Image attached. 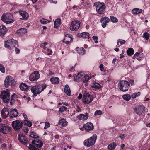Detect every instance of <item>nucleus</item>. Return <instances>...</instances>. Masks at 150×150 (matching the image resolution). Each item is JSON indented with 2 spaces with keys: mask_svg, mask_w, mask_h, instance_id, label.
I'll use <instances>...</instances> for the list:
<instances>
[{
  "mask_svg": "<svg viewBox=\"0 0 150 150\" xmlns=\"http://www.w3.org/2000/svg\"><path fill=\"white\" fill-rule=\"evenodd\" d=\"M47 87L46 84H39L37 86H33L31 88V90L33 93V96H36L39 94L42 91L45 89Z\"/></svg>",
  "mask_w": 150,
  "mask_h": 150,
  "instance_id": "nucleus-1",
  "label": "nucleus"
},
{
  "mask_svg": "<svg viewBox=\"0 0 150 150\" xmlns=\"http://www.w3.org/2000/svg\"><path fill=\"white\" fill-rule=\"evenodd\" d=\"M94 6L96 7L97 12L99 14H104L106 6L104 3L99 2L94 3Z\"/></svg>",
  "mask_w": 150,
  "mask_h": 150,
  "instance_id": "nucleus-2",
  "label": "nucleus"
},
{
  "mask_svg": "<svg viewBox=\"0 0 150 150\" xmlns=\"http://www.w3.org/2000/svg\"><path fill=\"white\" fill-rule=\"evenodd\" d=\"M10 91L8 90L1 91L0 95V98L3 100L4 103L8 104L10 101Z\"/></svg>",
  "mask_w": 150,
  "mask_h": 150,
  "instance_id": "nucleus-3",
  "label": "nucleus"
},
{
  "mask_svg": "<svg viewBox=\"0 0 150 150\" xmlns=\"http://www.w3.org/2000/svg\"><path fill=\"white\" fill-rule=\"evenodd\" d=\"M1 20L7 24L12 23L15 21L13 16L8 13L3 14L1 17Z\"/></svg>",
  "mask_w": 150,
  "mask_h": 150,
  "instance_id": "nucleus-4",
  "label": "nucleus"
},
{
  "mask_svg": "<svg viewBox=\"0 0 150 150\" xmlns=\"http://www.w3.org/2000/svg\"><path fill=\"white\" fill-rule=\"evenodd\" d=\"M97 136L95 134H93L88 139L85 140L83 142L84 145L88 147L94 145L97 139Z\"/></svg>",
  "mask_w": 150,
  "mask_h": 150,
  "instance_id": "nucleus-5",
  "label": "nucleus"
},
{
  "mask_svg": "<svg viewBox=\"0 0 150 150\" xmlns=\"http://www.w3.org/2000/svg\"><path fill=\"white\" fill-rule=\"evenodd\" d=\"M118 86L120 90L123 92L127 91L129 88L130 85L127 81L122 80L118 83Z\"/></svg>",
  "mask_w": 150,
  "mask_h": 150,
  "instance_id": "nucleus-6",
  "label": "nucleus"
},
{
  "mask_svg": "<svg viewBox=\"0 0 150 150\" xmlns=\"http://www.w3.org/2000/svg\"><path fill=\"white\" fill-rule=\"evenodd\" d=\"M18 42L15 40L13 39L9 40L5 42V47L6 48L12 50L15 47L16 45L17 44L18 47Z\"/></svg>",
  "mask_w": 150,
  "mask_h": 150,
  "instance_id": "nucleus-7",
  "label": "nucleus"
},
{
  "mask_svg": "<svg viewBox=\"0 0 150 150\" xmlns=\"http://www.w3.org/2000/svg\"><path fill=\"white\" fill-rule=\"evenodd\" d=\"M12 125L15 131H19L23 126V122L20 120H16L12 122Z\"/></svg>",
  "mask_w": 150,
  "mask_h": 150,
  "instance_id": "nucleus-8",
  "label": "nucleus"
},
{
  "mask_svg": "<svg viewBox=\"0 0 150 150\" xmlns=\"http://www.w3.org/2000/svg\"><path fill=\"white\" fill-rule=\"evenodd\" d=\"M93 98L91 95L88 93H85L83 95L82 99L83 103L88 104L91 103L93 100Z\"/></svg>",
  "mask_w": 150,
  "mask_h": 150,
  "instance_id": "nucleus-9",
  "label": "nucleus"
},
{
  "mask_svg": "<svg viewBox=\"0 0 150 150\" xmlns=\"http://www.w3.org/2000/svg\"><path fill=\"white\" fill-rule=\"evenodd\" d=\"M11 127L6 124L0 123V132L6 134L11 130Z\"/></svg>",
  "mask_w": 150,
  "mask_h": 150,
  "instance_id": "nucleus-10",
  "label": "nucleus"
},
{
  "mask_svg": "<svg viewBox=\"0 0 150 150\" xmlns=\"http://www.w3.org/2000/svg\"><path fill=\"white\" fill-rule=\"evenodd\" d=\"M80 26L79 21H74L71 23L70 29L72 31H76L79 28Z\"/></svg>",
  "mask_w": 150,
  "mask_h": 150,
  "instance_id": "nucleus-11",
  "label": "nucleus"
},
{
  "mask_svg": "<svg viewBox=\"0 0 150 150\" xmlns=\"http://www.w3.org/2000/svg\"><path fill=\"white\" fill-rule=\"evenodd\" d=\"M15 81L11 76H7L5 79L4 84L6 87L7 88L9 86H13L14 85Z\"/></svg>",
  "mask_w": 150,
  "mask_h": 150,
  "instance_id": "nucleus-12",
  "label": "nucleus"
},
{
  "mask_svg": "<svg viewBox=\"0 0 150 150\" xmlns=\"http://www.w3.org/2000/svg\"><path fill=\"white\" fill-rule=\"evenodd\" d=\"M145 109V107L143 105H139L135 108L134 111L136 114L140 115L144 113Z\"/></svg>",
  "mask_w": 150,
  "mask_h": 150,
  "instance_id": "nucleus-13",
  "label": "nucleus"
},
{
  "mask_svg": "<svg viewBox=\"0 0 150 150\" xmlns=\"http://www.w3.org/2000/svg\"><path fill=\"white\" fill-rule=\"evenodd\" d=\"M40 77V74L38 71H35L30 76L29 79L32 81H36Z\"/></svg>",
  "mask_w": 150,
  "mask_h": 150,
  "instance_id": "nucleus-14",
  "label": "nucleus"
},
{
  "mask_svg": "<svg viewBox=\"0 0 150 150\" xmlns=\"http://www.w3.org/2000/svg\"><path fill=\"white\" fill-rule=\"evenodd\" d=\"M11 109L10 110L8 108H3L1 112V115L2 117L4 119L6 118L8 115L9 116L10 111Z\"/></svg>",
  "mask_w": 150,
  "mask_h": 150,
  "instance_id": "nucleus-15",
  "label": "nucleus"
},
{
  "mask_svg": "<svg viewBox=\"0 0 150 150\" xmlns=\"http://www.w3.org/2000/svg\"><path fill=\"white\" fill-rule=\"evenodd\" d=\"M18 139L19 141L24 145H27V140L26 137L23 134H20L18 136Z\"/></svg>",
  "mask_w": 150,
  "mask_h": 150,
  "instance_id": "nucleus-16",
  "label": "nucleus"
},
{
  "mask_svg": "<svg viewBox=\"0 0 150 150\" xmlns=\"http://www.w3.org/2000/svg\"><path fill=\"white\" fill-rule=\"evenodd\" d=\"M110 21V19L109 18L107 17H102L100 20V22L102 23V26L103 28H105L106 27L107 24Z\"/></svg>",
  "mask_w": 150,
  "mask_h": 150,
  "instance_id": "nucleus-17",
  "label": "nucleus"
},
{
  "mask_svg": "<svg viewBox=\"0 0 150 150\" xmlns=\"http://www.w3.org/2000/svg\"><path fill=\"white\" fill-rule=\"evenodd\" d=\"M18 115V112L16 109H14L10 111L9 117L10 119L16 117Z\"/></svg>",
  "mask_w": 150,
  "mask_h": 150,
  "instance_id": "nucleus-18",
  "label": "nucleus"
},
{
  "mask_svg": "<svg viewBox=\"0 0 150 150\" xmlns=\"http://www.w3.org/2000/svg\"><path fill=\"white\" fill-rule=\"evenodd\" d=\"M83 127L87 131H89L92 130L94 129L93 125L91 122H88L84 124Z\"/></svg>",
  "mask_w": 150,
  "mask_h": 150,
  "instance_id": "nucleus-19",
  "label": "nucleus"
},
{
  "mask_svg": "<svg viewBox=\"0 0 150 150\" xmlns=\"http://www.w3.org/2000/svg\"><path fill=\"white\" fill-rule=\"evenodd\" d=\"M8 30L4 25L0 26V36L3 37L4 36L8 31Z\"/></svg>",
  "mask_w": 150,
  "mask_h": 150,
  "instance_id": "nucleus-20",
  "label": "nucleus"
},
{
  "mask_svg": "<svg viewBox=\"0 0 150 150\" xmlns=\"http://www.w3.org/2000/svg\"><path fill=\"white\" fill-rule=\"evenodd\" d=\"M88 117L89 115L88 113H86L85 114H80L79 115L77 116V118L80 120H86L88 119Z\"/></svg>",
  "mask_w": 150,
  "mask_h": 150,
  "instance_id": "nucleus-21",
  "label": "nucleus"
},
{
  "mask_svg": "<svg viewBox=\"0 0 150 150\" xmlns=\"http://www.w3.org/2000/svg\"><path fill=\"white\" fill-rule=\"evenodd\" d=\"M19 12L20 15L22 17L23 19L27 20L28 19L29 15L26 11H24L21 10L19 11Z\"/></svg>",
  "mask_w": 150,
  "mask_h": 150,
  "instance_id": "nucleus-22",
  "label": "nucleus"
},
{
  "mask_svg": "<svg viewBox=\"0 0 150 150\" xmlns=\"http://www.w3.org/2000/svg\"><path fill=\"white\" fill-rule=\"evenodd\" d=\"M27 32V29L24 28H21L17 31L16 34L18 35L19 36H21L25 34Z\"/></svg>",
  "mask_w": 150,
  "mask_h": 150,
  "instance_id": "nucleus-23",
  "label": "nucleus"
},
{
  "mask_svg": "<svg viewBox=\"0 0 150 150\" xmlns=\"http://www.w3.org/2000/svg\"><path fill=\"white\" fill-rule=\"evenodd\" d=\"M77 35L78 37L83 38L89 39V34L87 32L79 33Z\"/></svg>",
  "mask_w": 150,
  "mask_h": 150,
  "instance_id": "nucleus-24",
  "label": "nucleus"
},
{
  "mask_svg": "<svg viewBox=\"0 0 150 150\" xmlns=\"http://www.w3.org/2000/svg\"><path fill=\"white\" fill-rule=\"evenodd\" d=\"M144 57L143 54L140 52H136L133 56V58H136L139 60H141Z\"/></svg>",
  "mask_w": 150,
  "mask_h": 150,
  "instance_id": "nucleus-25",
  "label": "nucleus"
},
{
  "mask_svg": "<svg viewBox=\"0 0 150 150\" xmlns=\"http://www.w3.org/2000/svg\"><path fill=\"white\" fill-rule=\"evenodd\" d=\"M83 76V72L79 73L78 74L74 76V80L76 81H79L82 80V77Z\"/></svg>",
  "mask_w": 150,
  "mask_h": 150,
  "instance_id": "nucleus-26",
  "label": "nucleus"
},
{
  "mask_svg": "<svg viewBox=\"0 0 150 150\" xmlns=\"http://www.w3.org/2000/svg\"><path fill=\"white\" fill-rule=\"evenodd\" d=\"M50 81L52 84H56L59 83V79L58 77H52L50 79Z\"/></svg>",
  "mask_w": 150,
  "mask_h": 150,
  "instance_id": "nucleus-27",
  "label": "nucleus"
},
{
  "mask_svg": "<svg viewBox=\"0 0 150 150\" xmlns=\"http://www.w3.org/2000/svg\"><path fill=\"white\" fill-rule=\"evenodd\" d=\"M91 78V77H90L87 75H85L83 72V76L82 77V80L84 83H86Z\"/></svg>",
  "mask_w": 150,
  "mask_h": 150,
  "instance_id": "nucleus-28",
  "label": "nucleus"
},
{
  "mask_svg": "<svg viewBox=\"0 0 150 150\" xmlns=\"http://www.w3.org/2000/svg\"><path fill=\"white\" fill-rule=\"evenodd\" d=\"M76 50L77 51L78 54L81 55H84L85 53V50L83 47H77Z\"/></svg>",
  "mask_w": 150,
  "mask_h": 150,
  "instance_id": "nucleus-29",
  "label": "nucleus"
},
{
  "mask_svg": "<svg viewBox=\"0 0 150 150\" xmlns=\"http://www.w3.org/2000/svg\"><path fill=\"white\" fill-rule=\"evenodd\" d=\"M29 87L25 83H22L20 85V89L22 91H27L29 89Z\"/></svg>",
  "mask_w": 150,
  "mask_h": 150,
  "instance_id": "nucleus-30",
  "label": "nucleus"
},
{
  "mask_svg": "<svg viewBox=\"0 0 150 150\" xmlns=\"http://www.w3.org/2000/svg\"><path fill=\"white\" fill-rule=\"evenodd\" d=\"M66 44H69L71 43L73 41L72 36L70 34H66Z\"/></svg>",
  "mask_w": 150,
  "mask_h": 150,
  "instance_id": "nucleus-31",
  "label": "nucleus"
},
{
  "mask_svg": "<svg viewBox=\"0 0 150 150\" xmlns=\"http://www.w3.org/2000/svg\"><path fill=\"white\" fill-rule=\"evenodd\" d=\"M91 86L93 88H95L97 89H100L101 87V86L100 84L96 82H93L91 84Z\"/></svg>",
  "mask_w": 150,
  "mask_h": 150,
  "instance_id": "nucleus-32",
  "label": "nucleus"
},
{
  "mask_svg": "<svg viewBox=\"0 0 150 150\" xmlns=\"http://www.w3.org/2000/svg\"><path fill=\"white\" fill-rule=\"evenodd\" d=\"M142 10L138 8H135L132 10V13L134 14L137 15L141 13Z\"/></svg>",
  "mask_w": 150,
  "mask_h": 150,
  "instance_id": "nucleus-33",
  "label": "nucleus"
},
{
  "mask_svg": "<svg viewBox=\"0 0 150 150\" xmlns=\"http://www.w3.org/2000/svg\"><path fill=\"white\" fill-rule=\"evenodd\" d=\"M116 144L115 142H113L108 145L107 146V148L108 149L112 150H113L116 147Z\"/></svg>",
  "mask_w": 150,
  "mask_h": 150,
  "instance_id": "nucleus-34",
  "label": "nucleus"
},
{
  "mask_svg": "<svg viewBox=\"0 0 150 150\" xmlns=\"http://www.w3.org/2000/svg\"><path fill=\"white\" fill-rule=\"evenodd\" d=\"M29 137L35 139H37L39 138V136L37 134L33 131L30 132V134L29 135Z\"/></svg>",
  "mask_w": 150,
  "mask_h": 150,
  "instance_id": "nucleus-35",
  "label": "nucleus"
},
{
  "mask_svg": "<svg viewBox=\"0 0 150 150\" xmlns=\"http://www.w3.org/2000/svg\"><path fill=\"white\" fill-rule=\"evenodd\" d=\"M127 53L128 55L131 56L134 54V50L132 48H129L127 50Z\"/></svg>",
  "mask_w": 150,
  "mask_h": 150,
  "instance_id": "nucleus-36",
  "label": "nucleus"
},
{
  "mask_svg": "<svg viewBox=\"0 0 150 150\" xmlns=\"http://www.w3.org/2000/svg\"><path fill=\"white\" fill-rule=\"evenodd\" d=\"M23 122V124H24L25 125H27L29 127H31L32 126V123L30 121L25 120Z\"/></svg>",
  "mask_w": 150,
  "mask_h": 150,
  "instance_id": "nucleus-37",
  "label": "nucleus"
},
{
  "mask_svg": "<svg viewBox=\"0 0 150 150\" xmlns=\"http://www.w3.org/2000/svg\"><path fill=\"white\" fill-rule=\"evenodd\" d=\"M59 125H61L62 127H64L66 126V119H62L59 121Z\"/></svg>",
  "mask_w": 150,
  "mask_h": 150,
  "instance_id": "nucleus-38",
  "label": "nucleus"
},
{
  "mask_svg": "<svg viewBox=\"0 0 150 150\" xmlns=\"http://www.w3.org/2000/svg\"><path fill=\"white\" fill-rule=\"evenodd\" d=\"M126 42V41L125 40H123L122 39H118L117 40V45L118 47H119L120 45H119V43H120V45H123Z\"/></svg>",
  "mask_w": 150,
  "mask_h": 150,
  "instance_id": "nucleus-39",
  "label": "nucleus"
},
{
  "mask_svg": "<svg viewBox=\"0 0 150 150\" xmlns=\"http://www.w3.org/2000/svg\"><path fill=\"white\" fill-rule=\"evenodd\" d=\"M122 97L123 99L127 101H128L131 98V96L129 94H125Z\"/></svg>",
  "mask_w": 150,
  "mask_h": 150,
  "instance_id": "nucleus-40",
  "label": "nucleus"
},
{
  "mask_svg": "<svg viewBox=\"0 0 150 150\" xmlns=\"http://www.w3.org/2000/svg\"><path fill=\"white\" fill-rule=\"evenodd\" d=\"M29 149L31 150H39L38 148H37L34 145L30 144L28 147Z\"/></svg>",
  "mask_w": 150,
  "mask_h": 150,
  "instance_id": "nucleus-41",
  "label": "nucleus"
},
{
  "mask_svg": "<svg viewBox=\"0 0 150 150\" xmlns=\"http://www.w3.org/2000/svg\"><path fill=\"white\" fill-rule=\"evenodd\" d=\"M66 94L68 96H70L71 95V91L70 88L67 85H66Z\"/></svg>",
  "mask_w": 150,
  "mask_h": 150,
  "instance_id": "nucleus-42",
  "label": "nucleus"
},
{
  "mask_svg": "<svg viewBox=\"0 0 150 150\" xmlns=\"http://www.w3.org/2000/svg\"><path fill=\"white\" fill-rule=\"evenodd\" d=\"M110 21L113 23H116L118 22V19L116 17L114 16H111L110 19Z\"/></svg>",
  "mask_w": 150,
  "mask_h": 150,
  "instance_id": "nucleus-43",
  "label": "nucleus"
},
{
  "mask_svg": "<svg viewBox=\"0 0 150 150\" xmlns=\"http://www.w3.org/2000/svg\"><path fill=\"white\" fill-rule=\"evenodd\" d=\"M140 92H138L137 93H134L131 96L132 99H134L137 97H138L140 96Z\"/></svg>",
  "mask_w": 150,
  "mask_h": 150,
  "instance_id": "nucleus-44",
  "label": "nucleus"
},
{
  "mask_svg": "<svg viewBox=\"0 0 150 150\" xmlns=\"http://www.w3.org/2000/svg\"><path fill=\"white\" fill-rule=\"evenodd\" d=\"M149 34L146 32H145L144 33L143 35V37L146 40H147L149 38Z\"/></svg>",
  "mask_w": 150,
  "mask_h": 150,
  "instance_id": "nucleus-45",
  "label": "nucleus"
},
{
  "mask_svg": "<svg viewBox=\"0 0 150 150\" xmlns=\"http://www.w3.org/2000/svg\"><path fill=\"white\" fill-rule=\"evenodd\" d=\"M103 114L101 110H97L94 113V115L95 116L100 115Z\"/></svg>",
  "mask_w": 150,
  "mask_h": 150,
  "instance_id": "nucleus-46",
  "label": "nucleus"
},
{
  "mask_svg": "<svg viewBox=\"0 0 150 150\" xmlns=\"http://www.w3.org/2000/svg\"><path fill=\"white\" fill-rule=\"evenodd\" d=\"M0 70L2 73H4L5 71V68L4 66L0 64Z\"/></svg>",
  "mask_w": 150,
  "mask_h": 150,
  "instance_id": "nucleus-47",
  "label": "nucleus"
},
{
  "mask_svg": "<svg viewBox=\"0 0 150 150\" xmlns=\"http://www.w3.org/2000/svg\"><path fill=\"white\" fill-rule=\"evenodd\" d=\"M48 44V43L46 42L41 44L40 45V47L41 48H42L44 49L45 50L47 48L46 47V45H47Z\"/></svg>",
  "mask_w": 150,
  "mask_h": 150,
  "instance_id": "nucleus-48",
  "label": "nucleus"
},
{
  "mask_svg": "<svg viewBox=\"0 0 150 150\" xmlns=\"http://www.w3.org/2000/svg\"><path fill=\"white\" fill-rule=\"evenodd\" d=\"M43 142L41 140H33L31 142V143L33 144H35L41 143Z\"/></svg>",
  "mask_w": 150,
  "mask_h": 150,
  "instance_id": "nucleus-49",
  "label": "nucleus"
},
{
  "mask_svg": "<svg viewBox=\"0 0 150 150\" xmlns=\"http://www.w3.org/2000/svg\"><path fill=\"white\" fill-rule=\"evenodd\" d=\"M43 145V142H41V143L35 144H34V146H35L37 148H41V147Z\"/></svg>",
  "mask_w": 150,
  "mask_h": 150,
  "instance_id": "nucleus-50",
  "label": "nucleus"
},
{
  "mask_svg": "<svg viewBox=\"0 0 150 150\" xmlns=\"http://www.w3.org/2000/svg\"><path fill=\"white\" fill-rule=\"evenodd\" d=\"M15 95L14 94H13L11 97V100L10 102V104L11 105H13L15 103V100H13V97H14Z\"/></svg>",
  "mask_w": 150,
  "mask_h": 150,
  "instance_id": "nucleus-51",
  "label": "nucleus"
},
{
  "mask_svg": "<svg viewBox=\"0 0 150 150\" xmlns=\"http://www.w3.org/2000/svg\"><path fill=\"white\" fill-rule=\"evenodd\" d=\"M128 82H129V85L131 84V85H133L134 84V81L132 79H128Z\"/></svg>",
  "mask_w": 150,
  "mask_h": 150,
  "instance_id": "nucleus-52",
  "label": "nucleus"
},
{
  "mask_svg": "<svg viewBox=\"0 0 150 150\" xmlns=\"http://www.w3.org/2000/svg\"><path fill=\"white\" fill-rule=\"evenodd\" d=\"M99 68L100 69V70L103 72H105L106 71V70L104 69L103 65L102 64L100 65L99 66Z\"/></svg>",
  "mask_w": 150,
  "mask_h": 150,
  "instance_id": "nucleus-53",
  "label": "nucleus"
},
{
  "mask_svg": "<svg viewBox=\"0 0 150 150\" xmlns=\"http://www.w3.org/2000/svg\"><path fill=\"white\" fill-rule=\"evenodd\" d=\"M66 110V107L65 106H62V107H61L59 109V111L61 112H63L64 111Z\"/></svg>",
  "mask_w": 150,
  "mask_h": 150,
  "instance_id": "nucleus-54",
  "label": "nucleus"
},
{
  "mask_svg": "<svg viewBox=\"0 0 150 150\" xmlns=\"http://www.w3.org/2000/svg\"><path fill=\"white\" fill-rule=\"evenodd\" d=\"M126 137L125 134H120L119 136V137L122 140H123Z\"/></svg>",
  "mask_w": 150,
  "mask_h": 150,
  "instance_id": "nucleus-55",
  "label": "nucleus"
},
{
  "mask_svg": "<svg viewBox=\"0 0 150 150\" xmlns=\"http://www.w3.org/2000/svg\"><path fill=\"white\" fill-rule=\"evenodd\" d=\"M61 20L60 18H58L56 19L55 21L54 22V23L57 24H60V23Z\"/></svg>",
  "mask_w": 150,
  "mask_h": 150,
  "instance_id": "nucleus-56",
  "label": "nucleus"
},
{
  "mask_svg": "<svg viewBox=\"0 0 150 150\" xmlns=\"http://www.w3.org/2000/svg\"><path fill=\"white\" fill-rule=\"evenodd\" d=\"M47 54L48 55H52V52L51 50L50 49H47Z\"/></svg>",
  "mask_w": 150,
  "mask_h": 150,
  "instance_id": "nucleus-57",
  "label": "nucleus"
},
{
  "mask_svg": "<svg viewBox=\"0 0 150 150\" xmlns=\"http://www.w3.org/2000/svg\"><path fill=\"white\" fill-rule=\"evenodd\" d=\"M40 21L41 23L43 24H45L48 23L47 21H46L44 19L41 20Z\"/></svg>",
  "mask_w": 150,
  "mask_h": 150,
  "instance_id": "nucleus-58",
  "label": "nucleus"
},
{
  "mask_svg": "<svg viewBox=\"0 0 150 150\" xmlns=\"http://www.w3.org/2000/svg\"><path fill=\"white\" fill-rule=\"evenodd\" d=\"M15 50L16 54H17L20 53V50L19 49L15 47Z\"/></svg>",
  "mask_w": 150,
  "mask_h": 150,
  "instance_id": "nucleus-59",
  "label": "nucleus"
},
{
  "mask_svg": "<svg viewBox=\"0 0 150 150\" xmlns=\"http://www.w3.org/2000/svg\"><path fill=\"white\" fill-rule=\"evenodd\" d=\"M23 116L25 120H26L28 119L27 116L26 114H25V113H23Z\"/></svg>",
  "mask_w": 150,
  "mask_h": 150,
  "instance_id": "nucleus-60",
  "label": "nucleus"
},
{
  "mask_svg": "<svg viewBox=\"0 0 150 150\" xmlns=\"http://www.w3.org/2000/svg\"><path fill=\"white\" fill-rule=\"evenodd\" d=\"M45 126L47 127V128L49 127H50V125L49 123L48 122H45Z\"/></svg>",
  "mask_w": 150,
  "mask_h": 150,
  "instance_id": "nucleus-61",
  "label": "nucleus"
},
{
  "mask_svg": "<svg viewBox=\"0 0 150 150\" xmlns=\"http://www.w3.org/2000/svg\"><path fill=\"white\" fill-rule=\"evenodd\" d=\"M107 81L109 83H110L112 82V80L110 78L108 77L107 79Z\"/></svg>",
  "mask_w": 150,
  "mask_h": 150,
  "instance_id": "nucleus-62",
  "label": "nucleus"
},
{
  "mask_svg": "<svg viewBox=\"0 0 150 150\" xmlns=\"http://www.w3.org/2000/svg\"><path fill=\"white\" fill-rule=\"evenodd\" d=\"M24 132L26 133H28V131H29V129L28 127H26L25 129H23Z\"/></svg>",
  "mask_w": 150,
  "mask_h": 150,
  "instance_id": "nucleus-63",
  "label": "nucleus"
},
{
  "mask_svg": "<svg viewBox=\"0 0 150 150\" xmlns=\"http://www.w3.org/2000/svg\"><path fill=\"white\" fill-rule=\"evenodd\" d=\"M58 24H57V23H54V28L56 29H58L59 28V26L58 25Z\"/></svg>",
  "mask_w": 150,
  "mask_h": 150,
  "instance_id": "nucleus-64",
  "label": "nucleus"
}]
</instances>
